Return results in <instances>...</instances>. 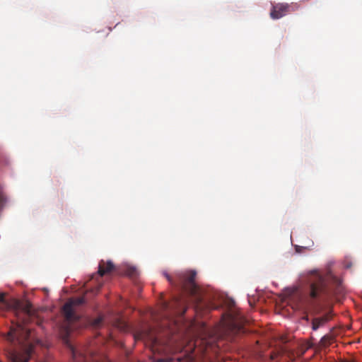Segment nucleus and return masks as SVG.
I'll use <instances>...</instances> for the list:
<instances>
[{
    "mask_svg": "<svg viewBox=\"0 0 362 362\" xmlns=\"http://www.w3.org/2000/svg\"><path fill=\"white\" fill-rule=\"evenodd\" d=\"M100 286L97 288V291L100 290Z\"/></svg>",
    "mask_w": 362,
    "mask_h": 362,
    "instance_id": "16",
    "label": "nucleus"
},
{
    "mask_svg": "<svg viewBox=\"0 0 362 362\" xmlns=\"http://www.w3.org/2000/svg\"><path fill=\"white\" fill-rule=\"evenodd\" d=\"M170 308H171V306L169 305V303H168L165 301L163 302V310H167L170 309Z\"/></svg>",
    "mask_w": 362,
    "mask_h": 362,
    "instance_id": "10",
    "label": "nucleus"
},
{
    "mask_svg": "<svg viewBox=\"0 0 362 362\" xmlns=\"http://www.w3.org/2000/svg\"><path fill=\"white\" fill-rule=\"evenodd\" d=\"M136 274V270L134 268H131L128 271V275L133 276Z\"/></svg>",
    "mask_w": 362,
    "mask_h": 362,
    "instance_id": "9",
    "label": "nucleus"
},
{
    "mask_svg": "<svg viewBox=\"0 0 362 362\" xmlns=\"http://www.w3.org/2000/svg\"><path fill=\"white\" fill-rule=\"evenodd\" d=\"M298 8V5L293 3L272 4L270 17L274 20L279 19L291 12L296 11Z\"/></svg>",
    "mask_w": 362,
    "mask_h": 362,
    "instance_id": "6",
    "label": "nucleus"
},
{
    "mask_svg": "<svg viewBox=\"0 0 362 362\" xmlns=\"http://www.w3.org/2000/svg\"><path fill=\"white\" fill-rule=\"evenodd\" d=\"M157 344H158V339H156V338L153 339V346H156L157 345Z\"/></svg>",
    "mask_w": 362,
    "mask_h": 362,
    "instance_id": "12",
    "label": "nucleus"
},
{
    "mask_svg": "<svg viewBox=\"0 0 362 362\" xmlns=\"http://www.w3.org/2000/svg\"><path fill=\"white\" fill-rule=\"evenodd\" d=\"M66 344L74 362H89L90 360L96 361L93 353L88 349L75 347L68 341H66Z\"/></svg>",
    "mask_w": 362,
    "mask_h": 362,
    "instance_id": "5",
    "label": "nucleus"
},
{
    "mask_svg": "<svg viewBox=\"0 0 362 362\" xmlns=\"http://www.w3.org/2000/svg\"><path fill=\"white\" fill-rule=\"evenodd\" d=\"M308 284L305 306L313 315L320 313V303L328 301L342 291L341 280L330 271L325 274L315 270L310 272Z\"/></svg>",
    "mask_w": 362,
    "mask_h": 362,
    "instance_id": "2",
    "label": "nucleus"
},
{
    "mask_svg": "<svg viewBox=\"0 0 362 362\" xmlns=\"http://www.w3.org/2000/svg\"><path fill=\"white\" fill-rule=\"evenodd\" d=\"M158 362H163V359H160V360H158Z\"/></svg>",
    "mask_w": 362,
    "mask_h": 362,
    "instance_id": "14",
    "label": "nucleus"
},
{
    "mask_svg": "<svg viewBox=\"0 0 362 362\" xmlns=\"http://www.w3.org/2000/svg\"><path fill=\"white\" fill-rule=\"evenodd\" d=\"M180 299L175 298V304H179L180 303Z\"/></svg>",
    "mask_w": 362,
    "mask_h": 362,
    "instance_id": "13",
    "label": "nucleus"
},
{
    "mask_svg": "<svg viewBox=\"0 0 362 362\" xmlns=\"http://www.w3.org/2000/svg\"><path fill=\"white\" fill-rule=\"evenodd\" d=\"M114 269H115V265L112 261L108 260V261L105 262L104 260H101L99 262L98 272L100 276H103L105 274L110 273Z\"/></svg>",
    "mask_w": 362,
    "mask_h": 362,
    "instance_id": "7",
    "label": "nucleus"
},
{
    "mask_svg": "<svg viewBox=\"0 0 362 362\" xmlns=\"http://www.w3.org/2000/svg\"><path fill=\"white\" fill-rule=\"evenodd\" d=\"M0 310H13L19 322L11 329L8 339L11 342L18 341L23 347V351L12 350L8 356L12 362H28L30 358V349L25 348L24 342L30 337V329L26 324L33 316L32 305L29 302L21 303L18 300L8 301L4 293L0 294Z\"/></svg>",
    "mask_w": 362,
    "mask_h": 362,
    "instance_id": "1",
    "label": "nucleus"
},
{
    "mask_svg": "<svg viewBox=\"0 0 362 362\" xmlns=\"http://www.w3.org/2000/svg\"><path fill=\"white\" fill-rule=\"evenodd\" d=\"M85 303L84 297H78L69 299L63 306L62 313L64 318L68 323L78 320V316L76 314L74 308L81 305Z\"/></svg>",
    "mask_w": 362,
    "mask_h": 362,
    "instance_id": "4",
    "label": "nucleus"
},
{
    "mask_svg": "<svg viewBox=\"0 0 362 362\" xmlns=\"http://www.w3.org/2000/svg\"><path fill=\"white\" fill-rule=\"evenodd\" d=\"M163 275L171 284L177 286L182 291L193 296L197 301L196 306L197 308L201 305L200 304L203 299L200 293V288L195 281L197 275L195 271H186L178 273L175 280H173L167 272H163Z\"/></svg>",
    "mask_w": 362,
    "mask_h": 362,
    "instance_id": "3",
    "label": "nucleus"
},
{
    "mask_svg": "<svg viewBox=\"0 0 362 362\" xmlns=\"http://www.w3.org/2000/svg\"><path fill=\"white\" fill-rule=\"evenodd\" d=\"M329 320L328 315H325L322 317H315L312 321V329L317 330L320 327L323 326Z\"/></svg>",
    "mask_w": 362,
    "mask_h": 362,
    "instance_id": "8",
    "label": "nucleus"
},
{
    "mask_svg": "<svg viewBox=\"0 0 362 362\" xmlns=\"http://www.w3.org/2000/svg\"><path fill=\"white\" fill-rule=\"evenodd\" d=\"M100 320H97V323H98V324H99V323H100Z\"/></svg>",
    "mask_w": 362,
    "mask_h": 362,
    "instance_id": "15",
    "label": "nucleus"
},
{
    "mask_svg": "<svg viewBox=\"0 0 362 362\" xmlns=\"http://www.w3.org/2000/svg\"><path fill=\"white\" fill-rule=\"evenodd\" d=\"M5 202V198L2 194H0V209L3 206L4 203Z\"/></svg>",
    "mask_w": 362,
    "mask_h": 362,
    "instance_id": "11",
    "label": "nucleus"
}]
</instances>
